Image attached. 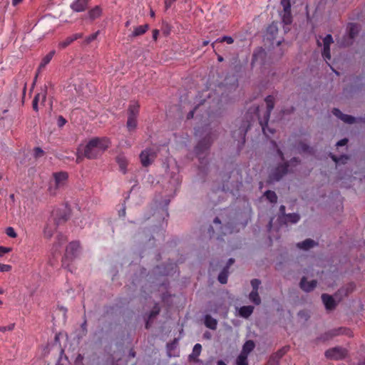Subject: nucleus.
Here are the masks:
<instances>
[{
  "label": "nucleus",
  "mask_w": 365,
  "mask_h": 365,
  "mask_svg": "<svg viewBox=\"0 0 365 365\" xmlns=\"http://www.w3.org/2000/svg\"><path fill=\"white\" fill-rule=\"evenodd\" d=\"M82 36L83 34L81 33L73 34L72 36L67 37L65 40L60 41L58 43V48L60 49H63L68 46L74 41L82 38Z\"/></svg>",
  "instance_id": "nucleus-8"
},
{
  "label": "nucleus",
  "mask_w": 365,
  "mask_h": 365,
  "mask_svg": "<svg viewBox=\"0 0 365 365\" xmlns=\"http://www.w3.org/2000/svg\"><path fill=\"white\" fill-rule=\"evenodd\" d=\"M331 158L336 163H339V162L344 163V161L348 159V156L341 155L339 158H337L336 156L331 155Z\"/></svg>",
  "instance_id": "nucleus-42"
},
{
  "label": "nucleus",
  "mask_w": 365,
  "mask_h": 365,
  "mask_svg": "<svg viewBox=\"0 0 365 365\" xmlns=\"http://www.w3.org/2000/svg\"><path fill=\"white\" fill-rule=\"evenodd\" d=\"M43 232L46 237L51 238L53 235V230L49 228L48 226H46L44 229Z\"/></svg>",
  "instance_id": "nucleus-41"
},
{
  "label": "nucleus",
  "mask_w": 365,
  "mask_h": 365,
  "mask_svg": "<svg viewBox=\"0 0 365 365\" xmlns=\"http://www.w3.org/2000/svg\"><path fill=\"white\" fill-rule=\"evenodd\" d=\"M255 343L252 340L247 341L242 347V351L240 354L248 356V354L254 349Z\"/></svg>",
  "instance_id": "nucleus-13"
},
{
  "label": "nucleus",
  "mask_w": 365,
  "mask_h": 365,
  "mask_svg": "<svg viewBox=\"0 0 365 365\" xmlns=\"http://www.w3.org/2000/svg\"><path fill=\"white\" fill-rule=\"evenodd\" d=\"M116 161L119 165L120 170L123 173H125L127 170L128 162L126 158L123 155H119L116 158Z\"/></svg>",
  "instance_id": "nucleus-15"
},
{
  "label": "nucleus",
  "mask_w": 365,
  "mask_h": 365,
  "mask_svg": "<svg viewBox=\"0 0 365 365\" xmlns=\"http://www.w3.org/2000/svg\"><path fill=\"white\" fill-rule=\"evenodd\" d=\"M249 127H250V124L247 125L246 127L244 126L239 129V135H240V138L241 144H244L245 142V135H246V133H247V131Z\"/></svg>",
  "instance_id": "nucleus-28"
},
{
  "label": "nucleus",
  "mask_w": 365,
  "mask_h": 365,
  "mask_svg": "<svg viewBox=\"0 0 365 365\" xmlns=\"http://www.w3.org/2000/svg\"><path fill=\"white\" fill-rule=\"evenodd\" d=\"M214 222L215 223H218L220 224L221 222L220 220V219L218 217H216L215 220H214Z\"/></svg>",
  "instance_id": "nucleus-62"
},
{
  "label": "nucleus",
  "mask_w": 365,
  "mask_h": 365,
  "mask_svg": "<svg viewBox=\"0 0 365 365\" xmlns=\"http://www.w3.org/2000/svg\"><path fill=\"white\" fill-rule=\"evenodd\" d=\"M341 120H343L344 123L351 124L355 122V118L351 115L344 114L342 115Z\"/></svg>",
  "instance_id": "nucleus-33"
},
{
  "label": "nucleus",
  "mask_w": 365,
  "mask_h": 365,
  "mask_svg": "<svg viewBox=\"0 0 365 365\" xmlns=\"http://www.w3.org/2000/svg\"><path fill=\"white\" fill-rule=\"evenodd\" d=\"M279 211H280L281 214L284 215L285 214V206L281 205L279 207Z\"/></svg>",
  "instance_id": "nucleus-56"
},
{
  "label": "nucleus",
  "mask_w": 365,
  "mask_h": 365,
  "mask_svg": "<svg viewBox=\"0 0 365 365\" xmlns=\"http://www.w3.org/2000/svg\"><path fill=\"white\" fill-rule=\"evenodd\" d=\"M300 149H301V150H302V151H303V152H308V151L309 152V151H310V148H309V146H307V145H304V144H302V145H301Z\"/></svg>",
  "instance_id": "nucleus-52"
},
{
  "label": "nucleus",
  "mask_w": 365,
  "mask_h": 365,
  "mask_svg": "<svg viewBox=\"0 0 365 365\" xmlns=\"http://www.w3.org/2000/svg\"><path fill=\"white\" fill-rule=\"evenodd\" d=\"M266 198L272 203H276L277 201V196L274 191L267 190L264 192Z\"/></svg>",
  "instance_id": "nucleus-25"
},
{
  "label": "nucleus",
  "mask_w": 365,
  "mask_h": 365,
  "mask_svg": "<svg viewBox=\"0 0 365 365\" xmlns=\"http://www.w3.org/2000/svg\"><path fill=\"white\" fill-rule=\"evenodd\" d=\"M150 14L151 17H153V18L155 17V12L153 10H150Z\"/></svg>",
  "instance_id": "nucleus-64"
},
{
  "label": "nucleus",
  "mask_w": 365,
  "mask_h": 365,
  "mask_svg": "<svg viewBox=\"0 0 365 365\" xmlns=\"http://www.w3.org/2000/svg\"><path fill=\"white\" fill-rule=\"evenodd\" d=\"M139 105L137 103H134L130 105L128 108V117L138 118L139 113Z\"/></svg>",
  "instance_id": "nucleus-18"
},
{
  "label": "nucleus",
  "mask_w": 365,
  "mask_h": 365,
  "mask_svg": "<svg viewBox=\"0 0 365 365\" xmlns=\"http://www.w3.org/2000/svg\"><path fill=\"white\" fill-rule=\"evenodd\" d=\"M286 218L289 222L292 223H297L299 220L300 217L298 214L292 213L287 215Z\"/></svg>",
  "instance_id": "nucleus-30"
},
{
  "label": "nucleus",
  "mask_w": 365,
  "mask_h": 365,
  "mask_svg": "<svg viewBox=\"0 0 365 365\" xmlns=\"http://www.w3.org/2000/svg\"><path fill=\"white\" fill-rule=\"evenodd\" d=\"M80 249V244L78 242H71L66 248V255L76 256Z\"/></svg>",
  "instance_id": "nucleus-11"
},
{
  "label": "nucleus",
  "mask_w": 365,
  "mask_h": 365,
  "mask_svg": "<svg viewBox=\"0 0 365 365\" xmlns=\"http://www.w3.org/2000/svg\"><path fill=\"white\" fill-rule=\"evenodd\" d=\"M58 122L60 123V125H63L65 124L66 120L62 116H60L58 118Z\"/></svg>",
  "instance_id": "nucleus-54"
},
{
  "label": "nucleus",
  "mask_w": 365,
  "mask_h": 365,
  "mask_svg": "<svg viewBox=\"0 0 365 365\" xmlns=\"http://www.w3.org/2000/svg\"><path fill=\"white\" fill-rule=\"evenodd\" d=\"M261 282L257 279H254L251 281V285L253 288L252 290L258 291L259 286L260 285Z\"/></svg>",
  "instance_id": "nucleus-43"
},
{
  "label": "nucleus",
  "mask_w": 365,
  "mask_h": 365,
  "mask_svg": "<svg viewBox=\"0 0 365 365\" xmlns=\"http://www.w3.org/2000/svg\"><path fill=\"white\" fill-rule=\"evenodd\" d=\"M322 299L327 309L331 310L336 305L333 297L329 294H323L322 295Z\"/></svg>",
  "instance_id": "nucleus-10"
},
{
  "label": "nucleus",
  "mask_w": 365,
  "mask_h": 365,
  "mask_svg": "<svg viewBox=\"0 0 365 365\" xmlns=\"http://www.w3.org/2000/svg\"><path fill=\"white\" fill-rule=\"evenodd\" d=\"M282 21L285 24H289L292 22V15H291V11H289L287 12L283 11L282 14Z\"/></svg>",
  "instance_id": "nucleus-31"
},
{
  "label": "nucleus",
  "mask_w": 365,
  "mask_h": 365,
  "mask_svg": "<svg viewBox=\"0 0 365 365\" xmlns=\"http://www.w3.org/2000/svg\"><path fill=\"white\" fill-rule=\"evenodd\" d=\"M98 34H99V31H98L96 33L92 34L91 35L87 36L86 38V39H85L86 43L88 44L91 42H92L93 41H94L97 38Z\"/></svg>",
  "instance_id": "nucleus-38"
},
{
  "label": "nucleus",
  "mask_w": 365,
  "mask_h": 365,
  "mask_svg": "<svg viewBox=\"0 0 365 365\" xmlns=\"http://www.w3.org/2000/svg\"><path fill=\"white\" fill-rule=\"evenodd\" d=\"M157 156L156 152L152 148H146L140 154V163L144 167H148L153 163Z\"/></svg>",
  "instance_id": "nucleus-3"
},
{
  "label": "nucleus",
  "mask_w": 365,
  "mask_h": 365,
  "mask_svg": "<svg viewBox=\"0 0 365 365\" xmlns=\"http://www.w3.org/2000/svg\"><path fill=\"white\" fill-rule=\"evenodd\" d=\"M316 245H317V243L313 240L307 239L302 242H299L297 244V247L300 249L307 250L314 247Z\"/></svg>",
  "instance_id": "nucleus-12"
},
{
  "label": "nucleus",
  "mask_w": 365,
  "mask_h": 365,
  "mask_svg": "<svg viewBox=\"0 0 365 365\" xmlns=\"http://www.w3.org/2000/svg\"><path fill=\"white\" fill-rule=\"evenodd\" d=\"M88 0H74L71 8L76 12L83 11L88 6Z\"/></svg>",
  "instance_id": "nucleus-7"
},
{
  "label": "nucleus",
  "mask_w": 365,
  "mask_h": 365,
  "mask_svg": "<svg viewBox=\"0 0 365 365\" xmlns=\"http://www.w3.org/2000/svg\"><path fill=\"white\" fill-rule=\"evenodd\" d=\"M68 174L66 172H59L53 173L55 185L56 188L63 186L68 179Z\"/></svg>",
  "instance_id": "nucleus-6"
},
{
  "label": "nucleus",
  "mask_w": 365,
  "mask_h": 365,
  "mask_svg": "<svg viewBox=\"0 0 365 365\" xmlns=\"http://www.w3.org/2000/svg\"><path fill=\"white\" fill-rule=\"evenodd\" d=\"M137 127V118L128 117L127 128L129 131L134 130Z\"/></svg>",
  "instance_id": "nucleus-24"
},
{
  "label": "nucleus",
  "mask_w": 365,
  "mask_h": 365,
  "mask_svg": "<svg viewBox=\"0 0 365 365\" xmlns=\"http://www.w3.org/2000/svg\"><path fill=\"white\" fill-rule=\"evenodd\" d=\"M217 60H218V61L222 62V61H223L224 58L222 56L218 55Z\"/></svg>",
  "instance_id": "nucleus-61"
},
{
  "label": "nucleus",
  "mask_w": 365,
  "mask_h": 365,
  "mask_svg": "<svg viewBox=\"0 0 365 365\" xmlns=\"http://www.w3.org/2000/svg\"><path fill=\"white\" fill-rule=\"evenodd\" d=\"M333 42V38L331 34H327L323 39V43L324 46H330L331 43Z\"/></svg>",
  "instance_id": "nucleus-37"
},
{
  "label": "nucleus",
  "mask_w": 365,
  "mask_h": 365,
  "mask_svg": "<svg viewBox=\"0 0 365 365\" xmlns=\"http://www.w3.org/2000/svg\"><path fill=\"white\" fill-rule=\"evenodd\" d=\"M101 13H102L101 9L98 6H96L93 9H92L91 10H90L88 11V17L91 20H94V19L98 18L101 15Z\"/></svg>",
  "instance_id": "nucleus-20"
},
{
  "label": "nucleus",
  "mask_w": 365,
  "mask_h": 365,
  "mask_svg": "<svg viewBox=\"0 0 365 365\" xmlns=\"http://www.w3.org/2000/svg\"><path fill=\"white\" fill-rule=\"evenodd\" d=\"M253 310L252 306H243L240 309L239 313L241 317L247 318L252 314Z\"/></svg>",
  "instance_id": "nucleus-14"
},
{
  "label": "nucleus",
  "mask_w": 365,
  "mask_h": 365,
  "mask_svg": "<svg viewBox=\"0 0 365 365\" xmlns=\"http://www.w3.org/2000/svg\"><path fill=\"white\" fill-rule=\"evenodd\" d=\"M11 249L10 247H6L3 246H0V254L2 255V254L8 253L11 252Z\"/></svg>",
  "instance_id": "nucleus-49"
},
{
  "label": "nucleus",
  "mask_w": 365,
  "mask_h": 365,
  "mask_svg": "<svg viewBox=\"0 0 365 365\" xmlns=\"http://www.w3.org/2000/svg\"><path fill=\"white\" fill-rule=\"evenodd\" d=\"M176 0H165V9L168 10L172 5V4Z\"/></svg>",
  "instance_id": "nucleus-50"
},
{
  "label": "nucleus",
  "mask_w": 365,
  "mask_h": 365,
  "mask_svg": "<svg viewBox=\"0 0 365 365\" xmlns=\"http://www.w3.org/2000/svg\"><path fill=\"white\" fill-rule=\"evenodd\" d=\"M349 28V35L348 38L350 40H352L354 36L358 34L359 29L358 26L355 24H349L348 26Z\"/></svg>",
  "instance_id": "nucleus-22"
},
{
  "label": "nucleus",
  "mask_w": 365,
  "mask_h": 365,
  "mask_svg": "<svg viewBox=\"0 0 365 365\" xmlns=\"http://www.w3.org/2000/svg\"><path fill=\"white\" fill-rule=\"evenodd\" d=\"M217 365H227V364L222 361H219L217 362Z\"/></svg>",
  "instance_id": "nucleus-63"
},
{
  "label": "nucleus",
  "mask_w": 365,
  "mask_h": 365,
  "mask_svg": "<svg viewBox=\"0 0 365 365\" xmlns=\"http://www.w3.org/2000/svg\"><path fill=\"white\" fill-rule=\"evenodd\" d=\"M44 151L39 147H36L34 149V156L35 158H41L43 155Z\"/></svg>",
  "instance_id": "nucleus-35"
},
{
  "label": "nucleus",
  "mask_w": 365,
  "mask_h": 365,
  "mask_svg": "<svg viewBox=\"0 0 365 365\" xmlns=\"http://www.w3.org/2000/svg\"><path fill=\"white\" fill-rule=\"evenodd\" d=\"M6 234L12 238H15L17 236V234L14 229L11 227H9L6 229Z\"/></svg>",
  "instance_id": "nucleus-39"
},
{
  "label": "nucleus",
  "mask_w": 365,
  "mask_h": 365,
  "mask_svg": "<svg viewBox=\"0 0 365 365\" xmlns=\"http://www.w3.org/2000/svg\"><path fill=\"white\" fill-rule=\"evenodd\" d=\"M210 145V142L207 141L205 139L200 141L196 146V152L200 153L203 149H207Z\"/></svg>",
  "instance_id": "nucleus-27"
},
{
  "label": "nucleus",
  "mask_w": 365,
  "mask_h": 365,
  "mask_svg": "<svg viewBox=\"0 0 365 365\" xmlns=\"http://www.w3.org/2000/svg\"><path fill=\"white\" fill-rule=\"evenodd\" d=\"M110 141L108 138H93L86 145L83 155L88 159H96L101 156L110 147Z\"/></svg>",
  "instance_id": "nucleus-1"
},
{
  "label": "nucleus",
  "mask_w": 365,
  "mask_h": 365,
  "mask_svg": "<svg viewBox=\"0 0 365 365\" xmlns=\"http://www.w3.org/2000/svg\"><path fill=\"white\" fill-rule=\"evenodd\" d=\"M160 312V308L158 305H155V307H154V310H153L150 313V315H149V319L155 317L156 315L158 314Z\"/></svg>",
  "instance_id": "nucleus-45"
},
{
  "label": "nucleus",
  "mask_w": 365,
  "mask_h": 365,
  "mask_svg": "<svg viewBox=\"0 0 365 365\" xmlns=\"http://www.w3.org/2000/svg\"><path fill=\"white\" fill-rule=\"evenodd\" d=\"M40 93H38L35 96L33 102H32V106L34 110L38 111V103L40 98Z\"/></svg>",
  "instance_id": "nucleus-40"
},
{
  "label": "nucleus",
  "mask_w": 365,
  "mask_h": 365,
  "mask_svg": "<svg viewBox=\"0 0 365 365\" xmlns=\"http://www.w3.org/2000/svg\"><path fill=\"white\" fill-rule=\"evenodd\" d=\"M148 29V24L137 26L134 29V31H133L131 36L136 37V36L143 35L147 31Z\"/></svg>",
  "instance_id": "nucleus-17"
},
{
  "label": "nucleus",
  "mask_w": 365,
  "mask_h": 365,
  "mask_svg": "<svg viewBox=\"0 0 365 365\" xmlns=\"http://www.w3.org/2000/svg\"><path fill=\"white\" fill-rule=\"evenodd\" d=\"M249 299L256 305H259L261 303V299L257 290H252L250 293Z\"/></svg>",
  "instance_id": "nucleus-23"
},
{
  "label": "nucleus",
  "mask_w": 365,
  "mask_h": 365,
  "mask_svg": "<svg viewBox=\"0 0 365 365\" xmlns=\"http://www.w3.org/2000/svg\"><path fill=\"white\" fill-rule=\"evenodd\" d=\"M228 270L224 268L218 275V280L221 284H226L227 282Z\"/></svg>",
  "instance_id": "nucleus-26"
},
{
  "label": "nucleus",
  "mask_w": 365,
  "mask_h": 365,
  "mask_svg": "<svg viewBox=\"0 0 365 365\" xmlns=\"http://www.w3.org/2000/svg\"><path fill=\"white\" fill-rule=\"evenodd\" d=\"M194 110H191L188 114H187V118H192L194 117Z\"/></svg>",
  "instance_id": "nucleus-58"
},
{
  "label": "nucleus",
  "mask_w": 365,
  "mask_h": 365,
  "mask_svg": "<svg viewBox=\"0 0 365 365\" xmlns=\"http://www.w3.org/2000/svg\"><path fill=\"white\" fill-rule=\"evenodd\" d=\"M210 41H207V40H205V41H203L202 43V46H206L209 44Z\"/></svg>",
  "instance_id": "nucleus-60"
},
{
  "label": "nucleus",
  "mask_w": 365,
  "mask_h": 365,
  "mask_svg": "<svg viewBox=\"0 0 365 365\" xmlns=\"http://www.w3.org/2000/svg\"><path fill=\"white\" fill-rule=\"evenodd\" d=\"M205 324L207 327L211 329H215L217 328V322L215 319L212 318L210 315L205 317Z\"/></svg>",
  "instance_id": "nucleus-16"
},
{
  "label": "nucleus",
  "mask_w": 365,
  "mask_h": 365,
  "mask_svg": "<svg viewBox=\"0 0 365 365\" xmlns=\"http://www.w3.org/2000/svg\"><path fill=\"white\" fill-rule=\"evenodd\" d=\"M15 324H11L7 327H0V331H11L14 329Z\"/></svg>",
  "instance_id": "nucleus-46"
},
{
  "label": "nucleus",
  "mask_w": 365,
  "mask_h": 365,
  "mask_svg": "<svg viewBox=\"0 0 365 365\" xmlns=\"http://www.w3.org/2000/svg\"><path fill=\"white\" fill-rule=\"evenodd\" d=\"M332 113L334 115H336L337 118H340L341 120L342 115L344 114L341 112V110L338 108H334L332 110Z\"/></svg>",
  "instance_id": "nucleus-47"
},
{
  "label": "nucleus",
  "mask_w": 365,
  "mask_h": 365,
  "mask_svg": "<svg viewBox=\"0 0 365 365\" xmlns=\"http://www.w3.org/2000/svg\"><path fill=\"white\" fill-rule=\"evenodd\" d=\"M332 113L334 115H336L337 118H340L341 120L342 115L344 114L341 112V110L338 108H334L332 110Z\"/></svg>",
  "instance_id": "nucleus-48"
},
{
  "label": "nucleus",
  "mask_w": 365,
  "mask_h": 365,
  "mask_svg": "<svg viewBox=\"0 0 365 365\" xmlns=\"http://www.w3.org/2000/svg\"><path fill=\"white\" fill-rule=\"evenodd\" d=\"M222 42H226L227 44H232L234 43V39L232 36H224L221 38H217L213 43H212L211 46L213 48H215V43H222Z\"/></svg>",
  "instance_id": "nucleus-21"
},
{
  "label": "nucleus",
  "mask_w": 365,
  "mask_h": 365,
  "mask_svg": "<svg viewBox=\"0 0 365 365\" xmlns=\"http://www.w3.org/2000/svg\"><path fill=\"white\" fill-rule=\"evenodd\" d=\"M348 142V140L346 138H344L340 140L336 143V146H343L345 145Z\"/></svg>",
  "instance_id": "nucleus-51"
},
{
  "label": "nucleus",
  "mask_w": 365,
  "mask_h": 365,
  "mask_svg": "<svg viewBox=\"0 0 365 365\" xmlns=\"http://www.w3.org/2000/svg\"><path fill=\"white\" fill-rule=\"evenodd\" d=\"M347 355V351L346 349L336 346L328 349L325 352L327 358L333 360H340L346 357Z\"/></svg>",
  "instance_id": "nucleus-4"
},
{
  "label": "nucleus",
  "mask_w": 365,
  "mask_h": 365,
  "mask_svg": "<svg viewBox=\"0 0 365 365\" xmlns=\"http://www.w3.org/2000/svg\"><path fill=\"white\" fill-rule=\"evenodd\" d=\"M265 103L267 104V111L263 115L260 117L259 115V107L255 108L254 113L258 117L259 124L262 126V129L264 135H268V132L273 133L268 126L267 123L270 117V113L274 107V99L272 96H268L265 98Z\"/></svg>",
  "instance_id": "nucleus-2"
},
{
  "label": "nucleus",
  "mask_w": 365,
  "mask_h": 365,
  "mask_svg": "<svg viewBox=\"0 0 365 365\" xmlns=\"http://www.w3.org/2000/svg\"><path fill=\"white\" fill-rule=\"evenodd\" d=\"M322 56L326 61L331 59L330 46H324Z\"/></svg>",
  "instance_id": "nucleus-32"
},
{
  "label": "nucleus",
  "mask_w": 365,
  "mask_h": 365,
  "mask_svg": "<svg viewBox=\"0 0 365 365\" xmlns=\"http://www.w3.org/2000/svg\"><path fill=\"white\" fill-rule=\"evenodd\" d=\"M234 262H235L234 259L230 258V259L228 260V262H227V265L226 266V267H225V268H227V269H229V267H230L231 264H232L234 263Z\"/></svg>",
  "instance_id": "nucleus-55"
},
{
  "label": "nucleus",
  "mask_w": 365,
  "mask_h": 365,
  "mask_svg": "<svg viewBox=\"0 0 365 365\" xmlns=\"http://www.w3.org/2000/svg\"><path fill=\"white\" fill-rule=\"evenodd\" d=\"M300 288L304 292H309L313 290L317 286V281L312 280L310 282H307L306 277H303L300 282Z\"/></svg>",
  "instance_id": "nucleus-9"
},
{
  "label": "nucleus",
  "mask_w": 365,
  "mask_h": 365,
  "mask_svg": "<svg viewBox=\"0 0 365 365\" xmlns=\"http://www.w3.org/2000/svg\"><path fill=\"white\" fill-rule=\"evenodd\" d=\"M288 165L284 164L278 166L270 175V181H277L288 172Z\"/></svg>",
  "instance_id": "nucleus-5"
},
{
  "label": "nucleus",
  "mask_w": 365,
  "mask_h": 365,
  "mask_svg": "<svg viewBox=\"0 0 365 365\" xmlns=\"http://www.w3.org/2000/svg\"><path fill=\"white\" fill-rule=\"evenodd\" d=\"M158 34H159V31H158V30H154V31H153V38L155 40H156V39H157V38H158Z\"/></svg>",
  "instance_id": "nucleus-53"
},
{
  "label": "nucleus",
  "mask_w": 365,
  "mask_h": 365,
  "mask_svg": "<svg viewBox=\"0 0 365 365\" xmlns=\"http://www.w3.org/2000/svg\"><path fill=\"white\" fill-rule=\"evenodd\" d=\"M54 54L55 51H51L46 56H45L39 65L38 70L43 68L48 63H49Z\"/></svg>",
  "instance_id": "nucleus-19"
},
{
  "label": "nucleus",
  "mask_w": 365,
  "mask_h": 365,
  "mask_svg": "<svg viewBox=\"0 0 365 365\" xmlns=\"http://www.w3.org/2000/svg\"><path fill=\"white\" fill-rule=\"evenodd\" d=\"M11 269V266L0 263V272H9Z\"/></svg>",
  "instance_id": "nucleus-44"
},
{
  "label": "nucleus",
  "mask_w": 365,
  "mask_h": 365,
  "mask_svg": "<svg viewBox=\"0 0 365 365\" xmlns=\"http://www.w3.org/2000/svg\"><path fill=\"white\" fill-rule=\"evenodd\" d=\"M22 0H12V4L14 6H16L17 4H19L20 2H21Z\"/></svg>",
  "instance_id": "nucleus-59"
},
{
  "label": "nucleus",
  "mask_w": 365,
  "mask_h": 365,
  "mask_svg": "<svg viewBox=\"0 0 365 365\" xmlns=\"http://www.w3.org/2000/svg\"><path fill=\"white\" fill-rule=\"evenodd\" d=\"M237 365H248L247 356L240 354L236 359Z\"/></svg>",
  "instance_id": "nucleus-29"
},
{
  "label": "nucleus",
  "mask_w": 365,
  "mask_h": 365,
  "mask_svg": "<svg viewBox=\"0 0 365 365\" xmlns=\"http://www.w3.org/2000/svg\"><path fill=\"white\" fill-rule=\"evenodd\" d=\"M281 4L283 6L284 11L287 12L291 11L290 0H281Z\"/></svg>",
  "instance_id": "nucleus-36"
},
{
  "label": "nucleus",
  "mask_w": 365,
  "mask_h": 365,
  "mask_svg": "<svg viewBox=\"0 0 365 365\" xmlns=\"http://www.w3.org/2000/svg\"><path fill=\"white\" fill-rule=\"evenodd\" d=\"M86 321H84L83 323L81 324V328L83 331H86Z\"/></svg>",
  "instance_id": "nucleus-57"
},
{
  "label": "nucleus",
  "mask_w": 365,
  "mask_h": 365,
  "mask_svg": "<svg viewBox=\"0 0 365 365\" xmlns=\"http://www.w3.org/2000/svg\"><path fill=\"white\" fill-rule=\"evenodd\" d=\"M202 350V346L200 344H196L192 349V353L191 356H197L200 355Z\"/></svg>",
  "instance_id": "nucleus-34"
}]
</instances>
